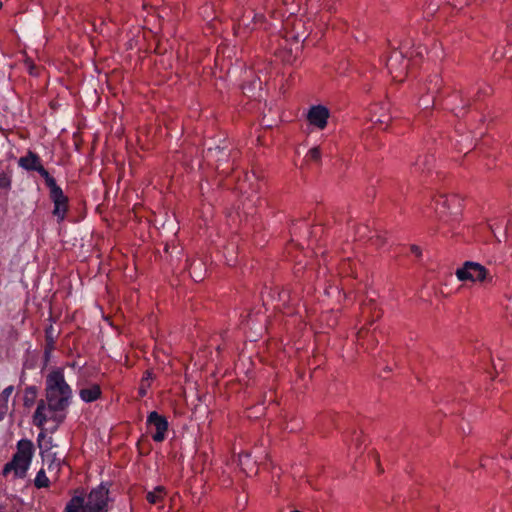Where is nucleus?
<instances>
[{
  "mask_svg": "<svg viewBox=\"0 0 512 512\" xmlns=\"http://www.w3.org/2000/svg\"><path fill=\"white\" fill-rule=\"evenodd\" d=\"M108 488L101 484L88 495L87 501L81 496H74L66 505L65 512H106Z\"/></svg>",
  "mask_w": 512,
  "mask_h": 512,
  "instance_id": "f257e3e1",
  "label": "nucleus"
},
{
  "mask_svg": "<svg viewBox=\"0 0 512 512\" xmlns=\"http://www.w3.org/2000/svg\"><path fill=\"white\" fill-rule=\"evenodd\" d=\"M72 397V390L64 379L62 370H54L46 378V401L67 409Z\"/></svg>",
  "mask_w": 512,
  "mask_h": 512,
  "instance_id": "f03ea898",
  "label": "nucleus"
},
{
  "mask_svg": "<svg viewBox=\"0 0 512 512\" xmlns=\"http://www.w3.org/2000/svg\"><path fill=\"white\" fill-rule=\"evenodd\" d=\"M66 417L65 409L40 400L33 415V424L41 430L54 432Z\"/></svg>",
  "mask_w": 512,
  "mask_h": 512,
  "instance_id": "7ed1b4c3",
  "label": "nucleus"
},
{
  "mask_svg": "<svg viewBox=\"0 0 512 512\" xmlns=\"http://www.w3.org/2000/svg\"><path fill=\"white\" fill-rule=\"evenodd\" d=\"M33 456V444L30 440H20L17 444V452L11 462L4 468V474L13 470L17 477H24L31 464Z\"/></svg>",
  "mask_w": 512,
  "mask_h": 512,
  "instance_id": "20e7f679",
  "label": "nucleus"
},
{
  "mask_svg": "<svg viewBox=\"0 0 512 512\" xmlns=\"http://www.w3.org/2000/svg\"><path fill=\"white\" fill-rule=\"evenodd\" d=\"M455 275L459 281L471 282H491L492 276L488 270L480 263L473 261H466L459 267Z\"/></svg>",
  "mask_w": 512,
  "mask_h": 512,
  "instance_id": "39448f33",
  "label": "nucleus"
},
{
  "mask_svg": "<svg viewBox=\"0 0 512 512\" xmlns=\"http://www.w3.org/2000/svg\"><path fill=\"white\" fill-rule=\"evenodd\" d=\"M387 68L395 81L401 82L406 75L409 67V60L405 59L404 47L400 50H395L386 62Z\"/></svg>",
  "mask_w": 512,
  "mask_h": 512,
  "instance_id": "423d86ee",
  "label": "nucleus"
},
{
  "mask_svg": "<svg viewBox=\"0 0 512 512\" xmlns=\"http://www.w3.org/2000/svg\"><path fill=\"white\" fill-rule=\"evenodd\" d=\"M147 425L148 428L154 433H152V438L156 442H162L168 430V421L167 419L158 414L156 411L151 412L147 417Z\"/></svg>",
  "mask_w": 512,
  "mask_h": 512,
  "instance_id": "0eeeda50",
  "label": "nucleus"
},
{
  "mask_svg": "<svg viewBox=\"0 0 512 512\" xmlns=\"http://www.w3.org/2000/svg\"><path fill=\"white\" fill-rule=\"evenodd\" d=\"M329 117L330 111L324 105L311 106L307 113L309 124L319 130H323L327 126Z\"/></svg>",
  "mask_w": 512,
  "mask_h": 512,
  "instance_id": "6e6552de",
  "label": "nucleus"
},
{
  "mask_svg": "<svg viewBox=\"0 0 512 512\" xmlns=\"http://www.w3.org/2000/svg\"><path fill=\"white\" fill-rule=\"evenodd\" d=\"M49 191L50 198L54 204L52 213L58 219V221H63L68 208V198L64 195L62 189L59 186L50 189Z\"/></svg>",
  "mask_w": 512,
  "mask_h": 512,
  "instance_id": "1a4fd4ad",
  "label": "nucleus"
},
{
  "mask_svg": "<svg viewBox=\"0 0 512 512\" xmlns=\"http://www.w3.org/2000/svg\"><path fill=\"white\" fill-rule=\"evenodd\" d=\"M460 207L461 201L456 195H440L436 200V210L440 213L458 214Z\"/></svg>",
  "mask_w": 512,
  "mask_h": 512,
  "instance_id": "9d476101",
  "label": "nucleus"
},
{
  "mask_svg": "<svg viewBox=\"0 0 512 512\" xmlns=\"http://www.w3.org/2000/svg\"><path fill=\"white\" fill-rule=\"evenodd\" d=\"M438 82H439V79L437 77H434L433 80L429 81V85L433 84L432 88L430 86H428L427 83H421L416 88L415 93L419 96L418 105L421 108L427 109L433 105V103H434L433 96L432 95L423 96L422 94L425 91H429V92L433 93L438 87Z\"/></svg>",
  "mask_w": 512,
  "mask_h": 512,
  "instance_id": "9b49d317",
  "label": "nucleus"
},
{
  "mask_svg": "<svg viewBox=\"0 0 512 512\" xmlns=\"http://www.w3.org/2000/svg\"><path fill=\"white\" fill-rule=\"evenodd\" d=\"M77 385L79 387V397L86 403L96 401L102 394L101 388L98 384L89 383L86 385L83 380H79Z\"/></svg>",
  "mask_w": 512,
  "mask_h": 512,
  "instance_id": "f8f14e48",
  "label": "nucleus"
},
{
  "mask_svg": "<svg viewBox=\"0 0 512 512\" xmlns=\"http://www.w3.org/2000/svg\"><path fill=\"white\" fill-rule=\"evenodd\" d=\"M12 186V171L0 163V196L7 194Z\"/></svg>",
  "mask_w": 512,
  "mask_h": 512,
  "instance_id": "ddd939ff",
  "label": "nucleus"
},
{
  "mask_svg": "<svg viewBox=\"0 0 512 512\" xmlns=\"http://www.w3.org/2000/svg\"><path fill=\"white\" fill-rule=\"evenodd\" d=\"M41 457L43 460V463L47 465L48 470L50 472L54 471L55 474L58 473L62 459L56 456V453L52 451H43L41 452Z\"/></svg>",
  "mask_w": 512,
  "mask_h": 512,
  "instance_id": "4468645a",
  "label": "nucleus"
},
{
  "mask_svg": "<svg viewBox=\"0 0 512 512\" xmlns=\"http://www.w3.org/2000/svg\"><path fill=\"white\" fill-rule=\"evenodd\" d=\"M238 465L248 476L256 473V462L251 459V455L248 452L239 454Z\"/></svg>",
  "mask_w": 512,
  "mask_h": 512,
  "instance_id": "2eb2a0df",
  "label": "nucleus"
},
{
  "mask_svg": "<svg viewBox=\"0 0 512 512\" xmlns=\"http://www.w3.org/2000/svg\"><path fill=\"white\" fill-rule=\"evenodd\" d=\"M41 165L39 156L32 152L19 159V166L28 171H36Z\"/></svg>",
  "mask_w": 512,
  "mask_h": 512,
  "instance_id": "dca6fc26",
  "label": "nucleus"
},
{
  "mask_svg": "<svg viewBox=\"0 0 512 512\" xmlns=\"http://www.w3.org/2000/svg\"><path fill=\"white\" fill-rule=\"evenodd\" d=\"M13 391L14 387L8 386L0 393V421L5 417L8 411V401Z\"/></svg>",
  "mask_w": 512,
  "mask_h": 512,
  "instance_id": "f3484780",
  "label": "nucleus"
},
{
  "mask_svg": "<svg viewBox=\"0 0 512 512\" xmlns=\"http://www.w3.org/2000/svg\"><path fill=\"white\" fill-rule=\"evenodd\" d=\"M37 442H38V446H39L41 452H43V451H51V448H52V438L48 437L46 435L45 430H42L38 434Z\"/></svg>",
  "mask_w": 512,
  "mask_h": 512,
  "instance_id": "a211bd4d",
  "label": "nucleus"
},
{
  "mask_svg": "<svg viewBox=\"0 0 512 512\" xmlns=\"http://www.w3.org/2000/svg\"><path fill=\"white\" fill-rule=\"evenodd\" d=\"M164 494V488L158 486L153 491L148 492L147 500L150 504H158L163 499Z\"/></svg>",
  "mask_w": 512,
  "mask_h": 512,
  "instance_id": "6ab92c4d",
  "label": "nucleus"
},
{
  "mask_svg": "<svg viewBox=\"0 0 512 512\" xmlns=\"http://www.w3.org/2000/svg\"><path fill=\"white\" fill-rule=\"evenodd\" d=\"M45 180L46 182V185L47 187L50 189H53L55 187H57L58 185L56 184V181L55 179L50 176V174L48 173V171L43 167V165L39 166L38 169L36 170Z\"/></svg>",
  "mask_w": 512,
  "mask_h": 512,
  "instance_id": "aec40b11",
  "label": "nucleus"
},
{
  "mask_svg": "<svg viewBox=\"0 0 512 512\" xmlns=\"http://www.w3.org/2000/svg\"><path fill=\"white\" fill-rule=\"evenodd\" d=\"M35 486L38 488H44L49 485V479L45 474V471L41 469L35 477Z\"/></svg>",
  "mask_w": 512,
  "mask_h": 512,
  "instance_id": "412c9836",
  "label": "nucleus"
},
{
  "mask_svg": "<svg viewBox=\"0 0 512 512\" xmlns=\"http://www.w3.org/2000/svg\"><path fill=\"white\" fill-rule=\"evenodd\" d=\"M35 397L36 389L34 387L27 388L24 395V406L30 407L34 402Z\"/></svg>",
  "mask_w": 512,
  "mask_h": 512,
  "instance_id": "4be33fe9",
  "label": "nucleus"
},
{
  "mask_svg": "<svg viewBox=\"0 0 512 512\" xmlns=\"http://www.w3.org/2000/svg\"><path fill=\"white\" fill-rule=\"evenodd\" d=\"M305 158L310 161H319L321 158V150L319 147H312L306 154Z\"/></svg>",
  "mask_w": 512,
  "mask_h": 512,
  "instance_id": "5701e85b",
  "label": "nucleus"
},
{
  "mask_svg": "<svg viewBox=\"0 0 512 512\" xmlns=\"http://www.w3.org/2000/svg\"><path fill=\"white\" fill-rule=\"evenodd\" d=\"M371 120L376 123H385L389 120V117H387L385 115H381L379 117L372 116Z\"/></svg>",
  "mask_w": 512,
  "mask_h": 512,
  "instance_id": "b1692460",
  "label": "nucleus"
},
{
  "mask_svg": "<svg viewBox=\"0 0 512 512\" xmlns=\"http://www.w3.org/2000/svg\"><path fill=\"white\" fill-rule=\"evenodd\" d=\"M151 377H152V373L147 371L146 376L143 378L142 382L146 383L147 386H149V379H151Z\"/></svg>",
  "mask_w": 512,
  "mask_h": 512,
  "instance_id": "393cba45",
  "label": "nucleus"
},
{
  "mask_svg": "<svg viewBox=\"0 0 512 512\" xmlns=\"http://www.w3.org/2000/svg\"><path fill=\"white\" fill-rule=\"evenodd\" d=\"M412 252L417 255V256H420L421 255V250L418 246H412L411 248Z\"/></svg>",
  "mask_w": 512,
  "mask_h": 512,
  "instance_id": "a878e982",
  "label": "nucleus"
},
{
  "mask_svg": "<svg viewBox=\"0 0 512 512\" xmlns=\"http://www.w3.org/2000/svg\"><path fill=\"white\" fill-rule=\"evenodd\" d=\"M147 387H148V386H147V384L142 382V384H141V388H140V393H141L142 395H144V394L146 393V388H147Z\"/></svg>",
  "mask_w": 512,
  "mask_h": 512,
  "instance_id": "bb28decb",
  "label": "nucleus"
},
{
  "mask_svg": "<svg viewBox=\"0 0 512 512\" xmlns=\"http://www.w3.org/2000/svg\"><path fill=\"white\" fill-rule=\"evenodd\" d=\"M262 18H263L262 14H258V13H257V14H255V15H254V17H253V19H254L255 21H261V20H262Z\"/></svg>",
  "mask_w": 512,
  "mask_h": 512,
  "instance_id": "cd10ccee",
  "label": "nucleus"
},
{
  "mask_svg": "<svg viewBox=\"0 0 512 512\" xmlns=\"http://www.w3.org/2000/svg\"><path fill=\"white\" fill-rule=\"evenodd\" d=\"M191 275H192V277L194 278L195 281L201 280V277L194 275V272H192Z\"/></svg>",
  "mask_w": 512,
  "mask_h": 512,
  "instance_id": "c85d7f7f",
  "label": "nucleus"
},
{
  "mask_svg": "<svg viewBox=\"0 0 512 512\" xmlns=\"http://www.w3.org/2000/svg\"><path fill=\"white\" fill-rule=\"evenodd\" d=\"M292 512H300V511H298V510H295V511H292Z\"/></svg>",
  "mask_w": 512,
  "mask_h": 512,
  "instance_id": "c756f323",
  "label": "nucleus"
}]
</instances>
